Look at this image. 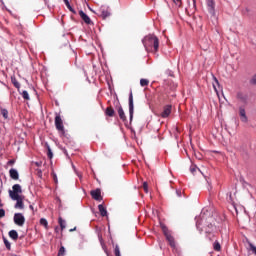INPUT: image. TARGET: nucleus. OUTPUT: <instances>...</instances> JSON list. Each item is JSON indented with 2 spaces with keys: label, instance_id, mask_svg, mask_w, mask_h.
<instances>
[{
  "label": "nucleus",
  "instance_id": "nucleus-36",
  "mask_svg": "<svg viewBox=\"0 0 256 256\" xmlns=\"http://www.w3.org/2000/svg\"><path fill=\"white\" fill-rule=\"evenodd\" d=\"M7 165H15V160L11 159L7 162Z\"/></svg>",
  "mask_w": 256,
  "mask_h": 256
},
{
  "label": "nucleus",
  "instance_id": "nucleus-45",
  "mask_svg": "<svg viewBox=\"0 0 256 256\" xmlns=\"http://www.w3.org/2000/svg\"><path fill=\"white\" fill-rule=\"evenodd\" d=\"M194 1V3H195V0H193Z\"/></svg>",
  "mask_w": 256,
  "mask_h": 256
},
{
  "label": "nucleus",
  "instance_id": "nucleus-43",
  "mask_svg": "<svg viewBox=\"0 0 256 256\" xmlns=\"http://www.w3.org/2000/svg\"><path fill=\"white\" fill-rule=\"evenodd\" d=\"M176 193H177L178 197H181V191L177 190Z\"/></svg>",
  "mask_w": 256,
  "mask_h": 256
},
{
  "label": "nucleus",
  "instance_id": "nucleus-20",
  "mask_svg": "<svg viewBox=\"0 0 256 256\" xmlns=\"http://www.w3.org/2000/svg\"><path fill=\"white\" fill-rule=\"evenodd\" d=\"M105 114L108 116V117H114L115 115V110L113 109V107H107L106 108V111H105Z\"/></svg>",
  "mask_w": 256,
  "mask_h": 256
},
{
  "label": "nucleus",
  "instance_id": "nucleus-39",
  "mask_svg": "<svg viewBox=\"0 0 256 256\" xmlns=\"http://www.w3.org/2000/svg\"><path fill=\"white\" fill-rule=\"evenodd\" d=\"M64 3H65V5H66L67 7H70V6H71V4L69 3V0H64Z\"/></svg>",
  "mask_w": 256,
  "mask_h": 256
},
{
  "label": "nucleus",
  "instance_id": "nucleus-40",
  "mask_svg": "<svg viewBox=\"0 0 256 256\" xmlns=\"http://www.w3.org/2000/svg\"><path fill=\"white\" fill-rule=\"evenodd\" d=\"M69 11H71L72 13H75V10L70 6L68 7Z\"/></svg>",
  "mask_w": 256,
  "mask_h": 256
},
{
  "label": "nucleus",
  "instance_id": "nucleus-23",
  "mask_svg": "<svg viewBox=\"0 0 256 256\" xmlns=\"http://www.w3.org/2000/svg\"><path fill=\"white\" fill-rule=\"evenodd\" d=\"M1 115L4 117V119H9V111L5 108H1Z\"/></svg>",
  "mask_w": 256,
  "mask_h": 256
},
{
  "label": "nucleus",
  "instance_id": "nucleus-15",
  "mask_svg": "<svg viewBox=\"0 0 256 256\" xmlns=\"http://www.w3.org/2000/svg\"><path fill=\"white\" fill-rule=\"evenodd\" d=\"M117 111H118V115H119L121 121H123V123H126L127 116H125V111H123V107L119 106Z\"/></svg>",
  "mask_w": 256,
  "mask_h": 256
},
{
  "label": "nucleus",
  "instance_id": "nucleus-27",
  "mask_svg": "<svg viewBox=\"0 0 256 256\" xmlns=\"http://www.w3.org/2000/svg\"><path fill=\"white\" fill-rule=\"evenodd\" d=\"M140 85H141V87H147V85H149V80L142 78L140 80Z\"/></svg>",
  "mask_w": 256,
  "mask_h": 256
},
{
  "label": "nucleus",
  "instance_id": "nucleus-14",
  "mask_svg": "<svg viewBox=\"0 0 256 256\" xmlns=\"http://www.w3.org/2000/svg\"><path fill=\"white\" fill-rule=\"evenodd\" d=\"M9 176L13 179V181L19 180V172L15 168L9 170Z\"/></svg>",
  "mask_w": 256,
  "mask_h": 256
},
{
  "label": "nucleus",
  "instance_id": "nucleus-28",
  "mask_svg": "<svg viewBox=\"0 0 256 256\" xmlns=\"http://www.w3.org/2000/svg\"><path fill=\"white\" fill-rule=\"evenodd\" d=\"M22 97L25 101H29V92H27V90L22 91Z\"/></svg>",
  "mask_w": 256,
  "mask_h": 256
},
{
  "label": "nucleus",
  "instance_id": "nucleus-30",
  "mask_svg": "<svg viewBox=\"0 0 256 256\" xmlns=\"http://www.w3.org/2000/svg\"><path fill=\"white\" fill-rule=\"evenodd\" d=\"M143 189L145 193H149V184H147V182H143Z\"/></svg>",
  "mask_w": 256,
  "mask_h": 256
},
{
  "label": "nucleus",
  "instance_id": "nucleus-26",
  "mask_svg": "<svg viewBox=\"0 0 256 256\" xmlns=\"http://www.w3.org/2000/svg\"><path fill=\"white\" fill-rule=\"evenodd\" d=\"M12 83H13L14 87H16V89L21 88V84L19 83V81H17V79L12 78Z\"/></svg>",
  "mask_w": 256,
  "mask_h": 256
},
{
  "label": "nucleus",
  "instance_id": "nucleus-6",
  "mask_svg": "<svg viewBox=\"0 0 256 256\" xmlns=\"http://www.w3.org/2000/svg\"><path fill=\"white\" fill-rule=\"evenodd\" d=\"M14 223L15 225H18V227H23V225H25V216H23L22 213H15Z\"/></svg>",
  "mask_w": 256,
  "mask_h": 256
},
{
  "label": "nucleus",
  "instance_id": "nucleus-11",
  "mask_svg": "<svg viewBox=\"0 0 256 256\" xmlns=\"http://www.w3.org/2000/svg\"><path fill=\"white\" fill-rule=\"evenodd\" d=\"M239 115H240V121H242V123H247L249 121V119L247 118V113L245 112V107L243 106L239 107Z\"/></svg>",
  "mask_w": 256,
  "mask_h": 256
},
{
  "label": "nucleus",
  "instance_id": "nucleus-35",
  "mask_svg": "<svg viewBox=\"0 0 256 256\" xmlns=\"http://www.w3.org/2000/svg\"><path fill=\"white\" fill-rule=\"evenodd\" d=\"M5 217V209H0V219H3Z\"/></svg>",
  "mask_w": 256,
  "mask_h": 256
},
{
  "label": "nucleus",
  "instance_id": "nucleus-24",
  "mask_svg": "<svg viewBox=\"0 0 256 256\" xmlns=\"http://www.w3.org/2000/svg\"><path fill=\"white\" fill-rule=\"evenodd\" d=\"M58 223H59V225H60V227H61V230L63 231V229H65V220H63V218L62 217H59L58 218Z\"/></svg>",
  "mask_w": 256,
  "mask_h": 256
},
{
  "label": "nucleus",
  "instance_id": "nucleus-42",
  "mask_svg": "<svg viewBox=\"0 0 256 256\" xmlns=\"http://www.w3.org/2000/svg\"><path fill=\"white\" fill-rule=\"evenodd\" d=\"M212 237H215V235L209 234L208 238L210 239V241L212 240Z\"/></svg>",
  "mask_w": 256,
  "mask_h": 256
},
{
  "label": "nucleus",
  "instance_id": "nucleus-3",
  "mask_svg": "<svg viewBox=\"0 0 256 256\" xmlns=\"http://www.w3.org/2000/svg\"><path fill=\"white\" fill-rule=\"evenodd\" d=\"M21 193H23V190L19 184H14L12 186V190H9V196L11 199H19V197H21Z\"/></svg>",
  "mask_w": 256,
  "mask_h": 256
},
{
  "label": "nucleus",
  "instance_id": "nucleus-22",
  "mask_svg": "<svg viewBox=\"0 0 256 256\" xmlns=\"http://www.w3.org/2000/svg\"><path fill=\"white\" fill-rule=\"evenodd\" d=\"M213 249H214V251H221V243H219V241L215 240V242L213 243Z\"/></svg>",
  "mask_w": 256,
  "mask_h": 256
},
{
  "label": "nucleus",
  "instance_id": "nucleus-38",
  "mask_svg": "<svg viewBox=\"0 0 256 256\" xmlns=\"http://www.w3.org/2000/svg\"><path fill=\"white\" fill-rule=\"evenodd\" d=\"M64 3H65V5H66L67 7H70V6H71V4L69 3V0H64Z\"/></svg>",
  "mask_w": 256,
  "mask_h": 256
},
{
  "label": "nucleus",
  "instance_id": "nucleus-32",
  "mask_svg": "<svg viewBox=\"0 0 256 256\" xmlns=\"http://www.w3.org/2000/svg\"><path fill=\"white\" fill-rule=\"evenodd\" d=\"M250 84H251V85H256V74H254V75L252 76V78L250 79Z\"/></svg>",
  "mask_w": 256,
  "mask_h": 256
},
{
  "label": "nucleus",
  "instance_id": "nucleus-21",
  "mask_svg": "<svg viewBox=\"0 0 256 256\" xmlns=\"http://www.w3.org/2000/svg\"><path fill=\"white\" fill-rule=\"evenodd\" d=\"M40 225L45 227V229H49V222H47V219H45V218L40 219Z\"/></svg>",
  "mask_w": 256,
  "mask_h": 256
},
{
  "label": "nucleus",
  "instance_id": "nucleus-25",
  "mask_svg": "<svg viewBox=\"0 0 256 256\" xmlns=\"http://www.w3.org/2000/svg\"><path fill=\"white\" fill-rule=\"evenodd\" d=\"M3 241L6 249H8V251H11V243L9 242V240H7V238H3Z\"/></svg>",
  "mask_w": 256,
  "mask_h": 256
},
{
  "label": "nucleus",
  "instance_id": "nucleus-5",
  "mask_svg": "<svg viewBox=\"0 0 256 256\" xmlns=\"http://www.w3.org/2000/svg\"><path fill=\"white\" fill-rule=\"evenodd\" d=\"M173 111V105L168 104L163 107L162 112L159 114V117H162V119H167L169 115H171Z\"/></svg>",
  "mask_w": 256,
  "mask_h": 256
},
{
  "label": "nucleus",
  "instance_id": "nucleus-9",
  "mask_svg": "<svg viewBox=\"0 0 256 256\" xmlns=\"http://www.w3.org/2000/svg\"><path fill=\"white\" fill-rule=\"evenodd\" d=\"M164 235H165L170 247L172 249H175L177 247V245L175 243V238L173 237V235H171V233H169V232H164Z\"/></svg>",
  "mask_w": 256,
  "mask_h": 256
},
{
  "label": "nucleus",
  "instance_id": "nucleus-8",
  "mask_svg": "<svg viewBox=\"0 0 256 256\" xmlns=\"http://www.w3.org/2000/svg\"><path fill=\"white\" fill-rule=\"evenodd\" d=\"M92 199L95 201H103V196H101V189L97 188L90 192Z\"/></svg>",
  "mask_w": 256,
  "mask_h": 256
},
{
  "label": "nucleus",
  "instance_id": "nucleus-12",
  "mask_svg": "<svg viewBox=\"0 0 256 256\" xmlns=\"http://www.w3.org/2000/svg\"><path fill=\"white\" fill-rule=\"evenodd\" d=\"M13 201H16V204L14 206L15 209H25V204L23 203V196H18V199H12Z\"/></svg>",
  "mask_w": 256,
  "mask_h": 256
},
{
  "label": "nucleus",
  "instance_id": "nucleus-1",
  "mask_svg": "<svg viewBox=\"0 0 256 256\" xmlns=\"http://www.w3.org/2000/svg\"><path fill=\"white\" fill-rule=\"evenodd\" d=\"M142 43L146 49V51H154L157 53L159 51V38L155 36V34L147 35L143 40Z\"/></svg>",
  "mask_w": 256,
  "mask_h": 256
},
{
  "label": "nucleus",
  "instance_id": "nucleus-7",
  "mask_svg": "<svg viewBox=\"0 0 256 256\" xmlns=\"http://www.w3.org/2000/svg\"><path fill=\"white\" fill-rule=\"evenodd\" d=\"M128 105H129L130 121H133V113L135 111V106L133 104V92L132 91L129 94Z\"/></svg>",
  "mask_w": 256,
  "mask_h": 256
},
{
  "label": "nucleus",
  "instance_id": "nucleus-17",
  "mask_svg": "<svg viewBox=\"0 0 256 256\" xmlns=\"http://www.w3.org/2000/svg\"><path fill=\"white\" fill-rule=\"evenodd\" d=\"M98 210L100 212L101 217H107V209L105 208V206H103V204L98 205Z\"/></svg>",
  "mask_w": 256,
  "mask_h": 256
},
{
  "label": "nucleus",
  "instance_id": "nucleus-33",
  "mask_svg": "<svg viewBox=\"0 0 256 256\" xmlns=\"http://www.w3.org/2000/svg\"><path fill=\"white\" fill-rule=\"evenodd\" d=\"M173 2H174L175 5H177L178 7H181V5H183V3L181 2V0H173Z\"/></svg>",
  "mask_w": 256,
  "mask_h": 256
},
{
  "label": "nucleus",
  "instance_id": "nucleus-37",
  "mask_svg": "<svg viewBox=\"0 0 256 256\" xmlns=\"http://www.w3.org/2000/svg\"><path fill=\"white\" fill-rule=\"evenodd\" d=\"M64 3H65V5H66L67 7H70V6H71V4L69 3V0H64Z\"/></svg>",
  "mask_w": 256,
  "mask_h": 256
},
{
  "label": "nucleus",
  "instance_id": "nucleus-16",
  "mask_svg": "<svg viewBox=\"0 0 256 256\" xmlns=\"http://www.w3.org/2000/svg\"><path fill=\"white\" fill-rule=\"evenodd\" d=\"M207 7H208V11L210 13H213V11H215V1L214 0H207Z\"/></svg>",
  "mask_w": 256,
  "mask_h": 256
},
{
  "label": "nucleus",
  "instance_id": "nucleus-34",
  "mask_svg": "<svg viewBox=\"0 0 256 256\" xmlns=\"http://www.w3.org/2000/svg\"><path fill=\"white\" fill-rule=\"evenodd\" d=\"M190 171H191V174H192V175H195V173H197V171H198V168L191 167V168H190Z\"/></svg>",
  "mask_w": 256,
  "mask_h": 256
},
{
  "label": "nucleus",
  "instance_id": "nucleus-10",
  "mask_svg": "<svg viewBox=\"0 0 256 256\" xmlns=\"http://www.w3.org/2000/svg\"><path fill=\"white\" fill-rule=\"evenodd\" d=\"M100 17H102V19H106L107 17L111 16V12H109V8L102 6L100 7V9L98 10Z\"/></svg>",
  "mask_w": 256,
  "mask_h": 256
},
{
  "label": "nucleus",
  "instance_id": "nucleus-44",
  "mask_svg": "<svg viewBox=\"0 0 256 256\" xmlns=\"http://www.w3.org/2000/svg\"><path fill=\"white\" fill-rule=\"evenodd\" d=\"M29 208L31 209V211H34V209H35V208L33 207V205H30Z\"/></svg>",
  "mask_w": 256,
  "mask_h": 256
},
{
  "label": "nucleus",
  "instance_id": "nucleus-4",
  "mask_svg": "<svg viewBox=\"0 0 256 256\" xmlns=\"http://www.w3.org/2000/svg\"><path fill=\"white\" fill-rule=\"evenodd\" d=\"M54 123L57 131H59V133H62V135H65V126L63 125V119L61 118V115L56 113Z\"/></svg>",
  "mask_w": 256,
  "mask_h": 256
},
{
  "label": "nucleus",
  "instance_id": "nucleus-29",
  "mask_svg": "<svg viewBox=\"0 0 256 256\" xmlns=\"http://www.w3.org/2000/svg\"><path fill=\"white\" fill-rule=\"evenodd\" d=\"M58 256H65V247L61 246L58 251Z\"/></svg>",
  "mask_w": 256,
  "mask_h": 256
},
{
  "label": "nucleus",
  "instance_id": "nucleus-18",
  "mask_svg": "<svg viewBox=\"0 0 256 256\" xmlns=\"http://www.w3.org/2000/svg\"><path fill=\"white\" fill-rule=\"evenodd\" d=\"M9 238L13 239V241H17L19 239V233H17L16 230H11L9 232Z\"/></svg>",
  "mask_w": 256,
  "mask_h": 256
},
{
  "label": "nucleus",
  "instance_id": "nucleus-19",
  "mask_svg": "<svg viewBox=\"0 0 256 256\" xmlns=\"http://www.w3.org/2000/svg\"><path fill=\"white\" fill-rule=\"evenodd\" d=\"M45 147H46L48 159H53V151L51 150V146H49L48 143H45Z\"/></svg>",
  "mask_w": 256,
  "mask_h": 256
},
{
  "label": "nucleus",
  "instance_id": "nucleus-2",
  "mask_svg": "<svg viewBox=\"0 0 256 256\" xmlns=\"http://www.w3.org/2000/svg\"><path fill=\"white\" fill-rule=\"evenodd\" d=\"M236 99L240 107H247V105H249V94L245 92H238Z\"/></svg>",
  "mask_w": 256,
  "mask_h": 256
},
{
  "label": "nucleus",
  "instance_id": "nucleus-31",
  "mask_svg": "<svg viewBox=\"0 0 256 256\" xmlns=\"http://www.w3.org/2000/svg\"><path fill=\"white\" fill-rule=\"evenodd\" d=\"M114 255L115 256H121V251L119 250V246H116L114 249Z\"/></svg>",
  "mask_w": 256,
  "mask_h": 256
},
{
  "label": "nucleus",
  "instance_id": "nucleus-41",
  "mask_svg": "<svg viewBox=\"0 0 256 256\" xmlns=\"http://www.w3.org/2000/svg\"><path fill=\"white\" fill-rule=\"evenodd\" d=\"M76 230H77V227H74V228L70 229L69 231H70V233H73V231H76Z\"/></svg>",
  "mask_w": 256,
  "mask_h": 256
},
{
  "label": "nucleus",
  "instance_id": "nucleus-13",
  "mask_svg": "<svg viewBox=\"0 0 256 256\" xmlns=\"http://www.w3.org/2000/svg\"><path fill=\"white\" fill-rule=\"evenodd\" d=\"M79 15L81 19L86 23V25H93V21H91V18L83 12V10L79 11Z\"/></svg>",
  "mask_w": 256,
  "mask_h": 256
}]
</instances>
